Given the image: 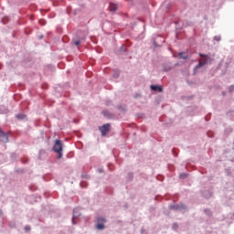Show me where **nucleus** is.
I'll return each mask as SVG.
<instances>
[{"label":"nucleus","instance_id":"f257e3e1","mask_svg":"<svg viewBox=\"0 0 234 234\" xmlns=\"http://www.w3.org/2000/svg\"><path fill=\"white\" fill-rule=\"evenodd\" d=\"M199 56L201 58L199 59L198 64L196 66V69H198L204 67L205 65H207L213 61L211 57H209L207 54L199 53Z\"/></svg>","mask_w":234,"mask_h":234},{"label":"nucleus","instance_id":"f03ea898","mask_svg":"<svg viewBox=\"0 0 234 234\" xmlns=\"http://www.w3.org/2000/svg\"><path fill=\"white\" fill-rule=\"evenodd\" d=\"M53 151L58 154V159L63 157V144L60 140L55 141Z\"/></svg>","mask_w":234,"mask_h":234},{"label":"nucleus","instance_id":"7ed1b4c3","mask_svg":"<svg viewBox=\"0 0 234 234\" xmlns=\"http://www.w3.org/2000/svg\"><path fill=\"white\" fill-rule=\"evenodd\" d=\"M111 124L107 122L106 124H102V126H99V130L101 133V136L105 137L111 132Z\"/></svg>","mask_w":234,"mask_h":234},{"label":"nucleus","instance_id":"20e7f679","mask_svg":"<svg viewBox=\"0 0 234 234\" xmlns=\"http://www.w3.org/2000/svg\"><path fill=\"white\" fill-rule=\"evenodd\" d=\"M0 142L4 144L8 143V135L3 132L2 128H0Z\"/></svg>","mask_w":234,"mask_h":234},{"label":"nucleus","instance_id":"39448f33","mask_svg":"<svg viewBox=\"0 0 234 234\" xmlns=\"http://www.w3.org/2000/svg\"><path fill=\"white\" fill-rule=\"evenodd\" d=\"M109 10L111 12H116L118 10V5L115 3H110L109 5Z\"/></svg>","mask_w":234,"mask_h":234},{"label":"nucleus","instance_id":"423d86ee","mask_svg":"<svg viewBox=\"0 0 234 234\" xmlns=\"http://www.w3.org/2000/svg\"><path fill=\"white\" fill-rule=\"evenodd\" d=\"M151 90L154 91L163 92V88H161V86H151Z\"/></svg>","mask_w":234,"mask_h":234},{"label":"nucleus","instance_id":"0eeeda50","mask_svg":"<svg viewBox=\"0 0 234 234\" xmlns=\"http://www.w3.org/2000/svg\"><path fill=\"white\" fill-rule=\"evenodd\" d=\"M179 57L180 58H183V59H187L189 58V56L186 52H180Z\"/></svg>","mask_w":234,"mask_h":234},{"label":"nucleus","instance_id":"6e6552de","mask_svg":"<svg viewBox=\"0 0 234 234\" xmlns=\"http://www.w3.org/2000/svg\"><path fill=\"white\" fill-rule=\"evenodd\" d=\"M96 229H97L98 230H103V229H105V225H104L103 223H98V224L96 225Z\"/></svg>","mask_w":234,"mask_h":234},{"label":"nucleus","instance_id":"1a4fd4ad","mask_svg":"<svg viewBox=\"0 0 234 234\" xmlns=\"http://www.w3.org/2000/svg\"><path fill=\"white\" fill-rule=\"evenodd\" d=\"M16 118L17 120H24V119L26 118V115H25V113H17V114L16 115Z\"/></svg>","mask_w":234,"mask_h":234},{"label":"nucleus","instance_id":"9d476101","mask_svg":"<svg viewBox=\"0 0 234 234\" xmlns=\"http://www.w3.org/2000/svg\"><path fill=\"white\" fill-rule=\"evenodd\" d=\"M77 212L78 211L76 209L73 210V218H72V224L73 225H76L75 218H78V216H79V215H77Z\"/></svg>","mask_w":234,"mask_h":234},{"label":"nucleus","instance_id":"9b49d317","mask_svg":"<svg viewBox=\"0 0 234 234\" xmlns=\"http://www.w3.org/2000/svg\"><path fill=\"white\" fill-rule=\"evenodd\" d=\"M96 220L98 223H101V224L107 222L106 218H101V217L97 218Z\"/></svg>","mask_w":234,"mask_h":234},{"label":"nucleus","instance_id":"f8f14e48","mask_svg":"<svg viewBox=\"0 0 234 234\" xmlns=\"http://www.w3.org/2000/svg\"><path fill=\"white\" fill-rule=\"evenodd\" d=\"M74 45L75 46H80V40H75Z\"/></svg>","mask_w":234,"mask_h":234},{"label":"nucleus","instance_id":"ddd939ff","mask_svg":"<svg viewBox=\"0 0 234 234\" xmlns=\"http://www.w3.org/2000/svg\"><path fill=\"white\" fill-rule=\"evenodd\" d=\"M180 177L181 178H186V177H187V175L186 174L180 175Z\"/></svg>","mask_w":234,"mask_h":234},{"label":"nucleus","instance_id":"4468645a","mask_svg":"<svg viewBox=\"0 0 234 234\" xmlns=\"http://www.w3.org/2000/svg\"><path fill=\"white\" fill-rule=\"evenodd\" d=\"M234 90V86H230L229 91L232 92Z\"/></svg>","mask_w":234,"mask_h":234},{"label":"nucleus","instance_id":"2eb2a0df","mask_svg":"<svg viewBox=\"0 0 234 234\" xmlns=\"http://www.w3.org/2000/svg\"><path fill=\"white\" fill-rule=\"evenodd\" d=\"M216 40L220 41V37H215Z\"/></svg>","mask_w":234,"mask_h":234},{"label":"nucleus","instance_id":"dca6fc26","mask_svg":"<svg viewBox=\"0 0 234 234\" xmlns=\"http://www.w3.org/2000/svg\"><path fill=\"white\" fill-rule=\"evenodd\" d=\"M3 211L2 210H0V217H2L3 216Z\"/></svg>","mask_w":234,"mask_h":234},{"label":"nucleus","instance_id":"f3484780","mask_svg":"<svg viewBox=\"0 0 234 234\" xmlns=\"http://www.w3.org/2000/svg\"><path fill=\"white\" fill-rule=\"evenodd\" d=\"M26 229H27V230H30V228L27 227Z\"/></svg>","mask_w":234,"mask_h":234},{"label":"nucleus","instance_id":"a211bd4d","mask_svg":"<svg viewBox=\"0 0 234 234\" xmlns=\"http://www.w3.org/2000/svg\"><path fill=\"white\" fill-rule=\"evenodd\" d=\"M176 208H177V209H178V208H180V207H176Z\"/></svg>","mask_w":234,"mask_h":234}]
</instances>
